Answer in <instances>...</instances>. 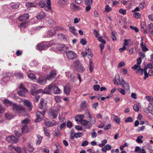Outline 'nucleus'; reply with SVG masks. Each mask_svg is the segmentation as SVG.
<instances>
[{
    "label": "nucleus",
    "mask_w": 153,
    "mask_h": 153,
    "mask_svg": "<svg viewBox=\"0 0 153 153\" xmlns=\"http://www.w3.org/2000/svg\"><path fill=\"white\" fill-rule=\"evenodd\" d=\"M5 117L6 118L8 119H10L13 117V116L9 114H5Z\"/></svg>",
    "instance_id": "13d9d810"
},
{
    "label": "nucleus",
    "mask_w": 153,
    "mask_h": 153,
    "mask_svg": "<svg viewBox=\"0 0 153 153\" xmlns=\"http://www.w3.org/2000/svg\"><path fill=\"white\" fill-rule=\"evenodd\" d=\"M24 104L26 106L28 109L30 111L32 110V105L31 102L27 100H25L24 101Z\"/></svg>",
    "instance_id": "f8f14e48"
},
{
    "label": "nucleus",
    "mask_w": 153,
    "mask_h": 153,
    "mask_svg": "<svg viewBox=\"0 0 153 153\" xmlns=\"http://www.w3.org/2000/svg\"><path fill=\"white\" fill-rule=\"evenodd\" d=\"M28 128L26 125L23 126L22 128V132L23 133H25L28 131Z\"/></svg>",
    "instance_id": "2f4dec72"
},
{
    "label": "nucleus",
    "mask_w": 153,
    "mask_h": 153,
    "mask_svg": "<svg viewBox=\"0 0 153 153\" xmlns=\"http://www.w3.org/2000/svg\"><path fill=\"white\" fill-rule=\"evenodd\" d=\"M114 83L116 85H119V83L118 82H119L120 84V82L121 80L120 78V76L119 75H116L114 79L113 80Z\"/></svg>",
    "instance_id": "4468645a"
},
{
    "label": "nucleus",
    "mask_w": 153,
    "mask_h": 153,
    "mask_svg": "<svg viewBox=\"0 0 153 153\" xmlns=\"http://www.w3.org/2000/svg\"><path fill=\"white\" fill-rule=\"evenodd\" d=\"M44 131L45 133V136L50 137V135L49 132H48V130L44 127Z\"/></svg>",
    "instance_id": "a19ab883"
},
{
    "label": "nucleus",
    "mask_w": 153,
    "mask_h": 153,
    "mask_svg": "<svg viewBox=\"0 0 153 153\" xmlns=\"http://www.w3.org/2000/svg\"><path fill=\"white\" fill-rule=\"evenodd\" d=\"M46 78L44 77H40L38 81V82L41 85H43L46 83Z\"/></svg>",
    "instance_id": "a211bd4d"
},
{
    "label": "nucleus",
    "mask_w": 153,
    "mask_h": 153,
    "mask_svg": "<svg viewBox=\"0 0 153 153\" xmlns=\"http://www.w3.org/2000/svg\"><path fill=\"white\" fill-rule=\"evenodd\" d=\"M134 16L137 19H139L141 17L140 14L138 12L134 13Z\"/></svg>",
    "instance_id": "de8ad7c7"
},
{
    "label": "nucleus",
    "mask_w": 153,
    "mask_h": 153,
    "mask_svg": "<svg viewBox=\"0 0 153 153\" xmlns=\"http://www.w3.org/2000/svg\"><path fill=\"white\" fill-rule=\"evenodd\" d=\"M28 92V90L26 88H24L23 89L21 90L18 92V94L19 95L24 97L25 96V94Z\"/></svg>",
    "instance_id": "f3484780"
},
{
    "label": "nucleus",
    "mask_w": 153,
    "mask_h": 153,
    "mask_svg": "<svg viewBox=\"0 0 153 153\" xmlns=\"http://www.w3.org/2000/svg\"><path fill=\"white\" fill-rule=\"evenodd\" d=\"M3 102L5 105L7 106H9L11 105H13V104L10 101L7 99H4L3 100Z\"/></svg>",
    "instance_id": "7c9ffc66"
},
{
    "label": "nucleus",
    "mask_w": 153,
    "mask_h": 153,
    "mask_svg": "<svg viewBox=\"0 0 153 153\" xmlns=\"http://www.w3.org/2000/svg\"><path fill=\"white\" fill-rule=\"evenodd\" d=\"M72 7L73 10H78L81 9V8L74 4H72Z\"/></svg>",
    "instance_id": "c85d7f7f"
},
{
    "label": "nucleus",
    "mask_w": 153,
    "mask_h": 153,
    "mask_svg": "<svg viewBox=\"0 0 153 153\" xmlns=\"http://www.w3.org/2000/svg\"><path fill=\"white\" fill-rule=\"evenodd\" d=\"M6 140L9 142L16 143L18 142V139L15 136L12 135L7 137Z\"/></svg>",
    "instance_id": "423d86ee"
},
{
    "label": "nucleus",
    "mask_w": 153,
    "mask_h": 153,
    "mask_svg": "<svg viewBox=\"0 0 153 153\" xmlns=\"http://www.w3.org/2000/svg\"><path fill=\"white\" fill-rule=\"evenodd\" d=\"M119 12L120 13L123 15L126 14V10L123 9L122 8L119 9Z\"/></svg>",
    "instance_id": "3c124183"
},
{
    "label": "nucleus",
    "mask_w": 153,
    "mask_h": 153,
    "mask_svg": "<svg viewBox=\"0 0 153 153\" xmlns=\"http://www.w3.org/2000/svg\"><path fill=\"white\" fill-rule=\"evenodd\" d=\"M9 149L12 150L13 149H14L18 153H22V150L20 147H15L13 145H10L8 146Z\"/></svg>",
    "instance_id": "1a4fd4ad"
},
{
    "label": "nucleus",
    "mask_w": 153,
    "mask_h": 153,
    "mask_svg": "<svg viewBox=\"0 0 153 153\" xmlns=\"http://www.w3.org/2000/svg\"><path fill=\"white\" fill-rule=\"evenodd\" d=\"M56 48H57L60 52H62V51H65L68 50V47L64 45H61L57 44L56 46Z\"/></svg>",
    "instance_id": "39448f33"
},
{
    "label": "nucleus",
    "mask_w": 153,
    "mask_h": 153,
    "mask_svg": "<svg viewBox=\"0 0 153 153\" xmlns=\"http://www.w3.org/2000/svg\"><path fill=\"white\" fill-rule=\"evenodd\" d=\"M141 30L143 32L146 33V26L145 25L144 22H142L141 24Z\"/></svg>",
    "instance_id": "4be33fe9"
},
{
    "label": "nucleus",
    "mask_w": 153,
    "mask_h": 153,
    "mask_svg": "<svg viewBox=\"0 0 153 153\" xmlns=\"http://www.w3.org/2000/svg\"><path fill=\"white\" fill-rule=\"evenodd\" d=\"M66 55L67 57L70 59H74L77 56L76 54L74 51H67Z\"/></svg>",
    "instance_id": "20e7f679"
},
{
    "label": "nucleus",
    "mask_w": 153,
    "mask_h": 153,
    "mask_svg": "<svg viewBox=\"0 0 153 153\" xmlns=\"http://www.w3.org/2000/svg\"><path fill=\"white\" fill-rule=\"evenodd\" d=\"M27 149L30 152H32L34 150V148L30 145H29L28 146Z\"/></svg>",
    "instance_id": "c03bdc74"
},
{
    "label": "nucleus",
    "mask_w": 153,
    "mask_h": 153,
    "mask_svg": "<svg viewBox=\"0 0 153 153\" xmlns=\"http://www.w3.org/2000/svg\"><path fill=\"white\" fill-rule=\"evenodd\" d=\"M136 47H134L133 48H132L131 49L129 50V53L131 54L134 53L136 51Z\"/></svg>",
    "instance_id": "4d7b16f0"
},
{
    "label": "nucleus",
    "mask_w": 153,
    "mask_h": 153,
    "mask_svg": "<svg viewBox=\"0 0 153 153\" xmlns=\"http://www.w3.org/2000/svg\"><path fill=\"white\" fill-rule=\"evenodd\" d=\"M88 120H89L88 123L91 125L94 124L96 123L95 118L94 117L92 116L91 118H89Z\"/></svg>",
    "instance_id": "b1692460"
},
{
    "label": "nucleus",
    "mask_w": 153,
    "mask_h": 153,
    "mask_svg": "<svg viewBox=\"0 0 153 153\" xmlns=\"http://www.w3.org/2000/svg\"><path fill=\"white\" fill-rule=\"evenodd\" d=\"M45 42H43L38 44L37 48L39 50L41 51L47 48Z\"/></svg>",
    "instance_id": "9b49d317"
},
{
    "label": "nucleus",
    "mask_w": 153,
    "mask_h": 153,
    "mask_svg": "<svg viewBox=\"0 0 153 153\" xmlns=\"http://www.w3.org/2000/svg\"><path fill=\"white\" fill-rule=\"evenodd\" d=\"M51 122V121L48 119L45 120L44 124L47 126L48 127H50Z\"/></svg>",
    "instance_id": "f704fd0d"
},
{
    "label": "nucleus",
    "mask_w": 153,
    "mask_h": 153,
    "mask_svg": "<svg viewBox=\"0 0 153 153\" xmlns=\"http://www.w3.org/2000/svg\"><path fill=\"white\" fill-rule=\"evenodd\" d=\"M112 117L114 121L115 122L117 123L120 124V120L119 117L114 114L113 115Z\"/></svg>",
    "instance_id": "412c9836"
},
{
    "label": "nucleus",
    "mask_w": 153,
    "mask_h": 153,
    "mask_svg": "<svg viewBox=\"0 0 153 153\" xmlns=\"http://www.w3.org/2000/svg\"><path fill=\"white\" fill-rule=\"evenodd\" d=\"M145 4L144 2L140 3L139 4V8L141 9H143L145 6Z\"/></svg>",
    "instance_id": "0e129e2a"
},
{
    "label": "nucleus",
    "mask_w": 153,
    "mask_h": 153,
    "mask_svg": "<svg viewBox=\"0 0 153 153\" xmlns=\"http://www.w3.org/2000/svg\"><path fill=\"white\" fill-rule=\"evenodd\" d=\"M60 133L58 130H56L54 131V135L55 136L59 137L60 135Z\"/></svg>",
    "instance_id": "09e8293b"
},
{
    "label": "nucleus",
    "mask_w": 153,
    "mask_h": 153,
    "mask_svg": "<svg viewBox=\"0 0 153 153\" xmlns=\"http://www.w3.org/2000/svg\"><path fill=\"white\" fill-rule=\"evenodd\" d=\"M28 77L31 79H36V76L33 73H30L27 75Z\"/></svg>",
    "instance_id": "4c0bfd02"
},
{
    "label": "nucleus",
    "mask_w": 153,
    "mask_h": 153,
    "mask_svg": "<svg viewBox=\"0 0 153 153\" xmlns=\"http://www.w3.org/2000/svg\"><path fill=\"white\" fill-rule=\"evenodd\" d=\"M45 43L46 44V46L47 47V48H48L49 47L51 46H53L54 47V48L55 49L56 48V44L53 41H51L48 42H45Z\"/></svg>",
    "instance_id": "6ab92c4d"
},
{
    "label": "nucleus",
    "mask_w": 153,
    "mask_h": 153,
    "mask_svg": "<svg viewBox=\"0 0 153 153\" xmlns=\"http://www.w3.org/2000/svg\"><path fill=\"white\" fill-rule=\"evenodd\" d=\"M25 5L27 7H34L36 6V5L34 4H33L32 2L26 3Z\"/></svg>",
    "instance_id": "c756f323"
},
{
    "label": "nucleus",
    "mask_w": 153,
    "mask_h": 153,
    "mask_svg": "<svg viewBox=\"0 0 153 153\" xmlns=\"http://www.w3.org/2000/svg\"><path fill=\"white\" fill-rule=\"evenodd\" d=\"M84 117L83 115H77L75 117V120L77 122H81Z\"/></svg>",
    "instance_id": "5701e85b"
},
{
    "label": "nucleus",
    "mask_w": 153,
    "mask_h": 153,
    "mask_svg": "<svg viewBox=\"0 0 153 153\" xmlns=\"http://www.w3.org/2000/svg\"><path fill=\"white\" fill-rule=\"evenodd\" d=\"M80 43L83 45H85L87 43V41L85 39H82L80 41Z\"/></svg>",
    "instance_id": "5fc2aeb1"
},
{
    "label": "nucleus",
    "mask_w": 153,
    "mask_h": 153,
    "mask_svg": "<svg viewBox=\"0 0 153 153\" xmlns=\"http://www.w3.org/2000/svg\"><path fill=\"white\" fill-rule=\"evenodd\" d=\"M36 115L37 117L36 121L37 122L41 121L44 117L43 114L39 111H37L36 113Z\"/></svg>",
    "instance_id": "6e6552de"
},
{
    "label": "nucleus",
    "mask_w": 153,
    "mask_h": 153,
    "mask_svg": "<svg viewBox=\"0 0 153 153\" xmlns=\"http://www.w3.org/2000/svg\"><path fill=\"white\" fill-rule=\"evenodd\" d=\"M68 0H58V2L61 6H64L67 4Z\"/></svg>",
    "instance_id": "393cba45"
},
{
    "label": "nucleus",
    "mask_w": 153,
    "mask_h": 153,
    "mask_svg": "<svg viewBox=\"0 0 153 153\" xmlns=\"http://www.w3.org/2000/svg\"><path fill=\"white\" fill-rule=\"evenodd\" d=\"M13 109L16 113H21L25 112V109L22 105H18L16 104H13Z\"/></svg>",
    "instance_id": "7ed1b4c3"
},
{
    "label": "nucleus",
    "mask_w": 153,
    "mask_h": 153,
    "mask_svg": "<svg viewBox=\"0 0 153 153\" xmlns=\"http://www.w3.org/2000/svg\"><path fill=\"white\" fill-rule=\"evenodd\" d=\"M136 73L137 74L139 73L140 75H142L143 74V70L142 69L140 68H139L137 71Z\"/></svg>",
    "instance_id": "37998d69"
},
{
    "label": "nucleus",
    "mask_w": 153,
    "mask_h": 153,
    "mask_svg": "<svg viewBox=\"0 0 153 153\" xmlns=\"http://www.w3.org/2000/svg\"><path fill=\"white\" fill-rule=\"evenodd\" d=\"M52 91H53L54 94H59L62 92L60 89L54 82L46 87L44 89V92L45 94H51Z\"/></svg>",
    "instance_id": "f257e3e1"
},
{
    "label": "nucleus",
    "mask_w": 153,
    "mask_h": 153,
    "mask_svg": "<svg viewBox=\"0 0 153 153\" xmlns=\"http://www.w3.org/2000/svg\"><path fill=\"white\" fill-rule=\"evenodd\" d=\"M147 110L149 111V113L151 114L153 112V106L152 105H149L147 108Z\"/></svg>",
    "instance_id": "49530a36"
},
{
    "label": "nucleus",
    "mask_w": 153,
    "mask_h": 153,
    "mask_svg": "<svg viewBox=\"0 0 153 153\" xmlns=\"http://www.w3.org/2000/svg\"><path fill=\"white\" fill-rule=\"evenodd\" d=\"M133 118L131 117H128L126 118L125 120V122L126 123L131 122L133 121Z\"/></svg>",
    "instance_id": "a18cd8bd"
},
{
    "label": "nucleus",
    "mask_w": 153,
    "mask_h": 153,
    "mask_svg": "<svg viewBox=\"0 0 153 153\" xmlns=\"http://www.w3.org/2000/svg\"><path fill=\"white\" fill-rule=\"evenodd\" d=\"M68 26L69 28V31L73 34L75 35H77L76 30L74 26H72L71 24H68Z\"/></svg>",
    "instance_id": "2eb2a0df"
},
{
    "label": "nucleus",
    "mask_w": 153,
    "mask_h": 153,
    "mask_svg": "<svg viewBox=\"0 0 153 153\" xmlns=\"http://www.w3.org/2000/svg\"><path fill=\"white\" fill-rule=\"evenodd\" d=\"M100 88V86L99 85H94L93 86L94 89L95 91H98Z\"/></svg>",
    "instance_id": "e2e57ef3"
},
{
    "label": "nucleus",
    "mask_w": 153,
    "mask_h": 153,
    "mask_svg": "<svg viewBox=\"0 0 153 153\" xmlns=\"http://www.w3.org/2000/svg\"><path fill=\"white\" fill-rule=\"evenodd\" d=\"M30 121V120L28 118H27L23 120L22 123L23 124H26L28 123Z\"/></svg>",
    "instance_id": "bf43d9fd"
},
{
    "label": "nucleus",
    "mask_w": 153,
    "mask_h": 153,
    "mask_svg": "<svg viewBox=\"0 0 153 153\" xmlns=\"http://www.w3.org/2000/svg\"><path fill=\"white\" fill-rule=\"evenodd\" d=\"M16 77L18 79H21L23 78V75L22 73H17L15 74Z\"/></svg>",
    "instance_id": "cd10ccee"
},
{
    "label": "nucleus",
    "mask_w": 153,
    "mask_h": 153,
    "mask_svg": "<svg viewBox=\"0 0 153 153\" xmlns=\"http://www.w3.org/2000/svg\"><path fill=\"white\" fill-rule=\"evenodd\" d=\"M93 0H85V3L86 5H91L92 4Z\"/></svg>",
    "instance_id": "79ce46f5"
},
{
    "label": "nucleus",
    "mask_w": 153,
    "mask_h": 153,
    "mask_svg": "<svg viewBox=\"0 0 153 153\" xmlns=\"http://www.w3.org/2000/svg\"><path fill=\"white\" fill-rule=\"evenodd\" d=\"M74 65L75 68L80 72H83L84 70V68L82 64L78 60H76L74 61Z\"/></svg>",
    "instance_id": "f03ea898"
},
{
    "label": "nucleus",
    "mask_w": 153,
    "mask_h": 153,
    "mask_svg": "<svg viewBox=\"0 0 153 153\" xmlns=\"http://www.w3.org/2000/svg\"><path fill=\"white\" fill-rule=\"evenodd\" d=\"M29 18V16L28 14H25L23 15H21L19 16L18 19L21 21H25Z\"/></svg>",
    "instance_id": "9d476101"
},
{
    "label": "nucleus",
    "mask_w": 153,
    "mask_h": 153,
    "mask_svg": "<svg viewBox=\"0 0 153 153\" xmlns=\"http://www.w3.org/2000/svg\"><path fill=\"white\" fill-rule=\"evenodd\" d=\"M130 28L131 29L134 30L136 32H138L139 31V30L138 28L136 27H133L132 26H130Z\"/></svg>",
    "instance_id": "69168bd1"
},
{
    "label": "nucleus",
    "mask_w": 153,
    "mask_h": 153,
    "mask_svg": "<svg viewBox=\"0 0 153 153\" xmlns=\"http://www.w3.org/2000/svg\"><path fill=\"white\" fill-rule=\"evenodd\" d=\"M88 122L85 120H82L81 121V124L82 125L84 126L87 124Z\"/></svg>",
    "instance_id": "6e6d98bb"
},
{
    "label": "nucleus",
    "mask_w": 153,
    "mask_h": 153,
    "mask_svg": "<svg viewBox=\"0 0 153 153\" xmlns=\"http://www.w3.org/2000/svg\"><path fill=\"white\" fill-rule=\"evenodd\" d=\"M58 112L56 110L51 109L49 111L48 115L51 118L55 119L57 116Z\"/></svg>",
    "instance_id": "0eeeda50"
},
{
    "label": "nucleus",
    "mask_w": 153,
    "mask_h": 153,
    "mask_svg": "<svg viewBox=\"0 0 153 153\" xmlns=\"http://www.w3.org/2000/svg\"><path fill=\"white\" fill-rule=\"evenodd\" d=\"M70 91L71 88L69 84H67L66 86L64 87V91L66 95H68Z\"/></svg>",
    "instance_id": "ddd939ff"
},
{
    "label": "nucleus",
    "mask_w": 153,
    "mask_h": 153,
    "mask_svg": "<svg viewBox=\"0 0 153 153\" xmlns=\"http://www.w3.org/2000/svg\"><path fill=\"white\" fill-rule=\"evenodd\" d=\"M39 6L42 8H44L46 6L45 4L42 2H40L39 3Z\"/></svg>",
    "instance_id": "052dcab7"
},
{
    "label": "nucleus",
    "mask_w": 153,
    "mask_h": 153,
    "mask_svg": "<svg viewBox=\"0 0 153 153\" xmlns=\"http://www.w3.org/2000/svg\"><path fill=\"white\" fill-rule=\"evenodd\" d=\"M117 90L119 92H120L123 95H124L125 94V92L124 89H122L120 88H118L117 89Z\"/></svg>",
    "instance_id": "8fccbe9b"
},
{
    "label": "nucleus",
    "mask_w": 153,
    "mask_h": 153,
    "mask_svg": "<svg viewBox=\"0 0 153 153\" xmlns=\"http://www.w3.org/2000/svg\"><path fill=\"white\" fill-rule=\"evenodd\" d=\"M112 10V8L109 5H106V12H109L111 11Z\"/></svg>",
    "instance_id": "603ef678"
},
{
    "label": "nucleus",
    "mask_w": 153,
    "mask_h": 153,
    "mask_svg": "<svg viewBox=\"0 0 153 153\" xmlns=\"http://www.w3.org/2000/svg\"><path fill=\"white\" fill-rule=\"evenodd\" d=\"M45 16V14L44 12H41L38 14L36 17L37 19H42Z\"/></svg>",
    "instance_id": "aec40b11"
},
{
    "label": "nucleus",
    "mask_w": 153,
    "mask_h": 153,
    "mask_svg": "<svg viewBox=\"0 0 153 153\" xmlns=\"http://www.w3.org/2000/svg\"><path fill=\"white\" fill-rule=\"evenodd\" d=\"M112 36L111 37L113 41H115L117 40L116 36L117 33L115 32H112L111 33Z\"/></svg>",
    "instance_id": "c9c22d12"
},
{
    "label": "nucleus",
    "mask_w": 153,
    "mask_h": 153,
    "mask_svg": "<svg viewBox=\"0 0 153 153\" xmlns=\"http://www.w3.org/2000/svg\"><path fill=\"white\" fill-rule=\"evenodd\" d=\"M143 138V136H140L138 137L136 140V141L139 143H143V140L141 139Z\"/></svg>",
    "instance_id": "473e14b6"
},
{
    "label": "nucleus",
    "mask_w": 153,
    "mask_h": 153,
    "mask_svg": "<svg viewBox=\"0 0 153 153\" xmlns=\"http://www.w3.org/2000/svg\"><path fill=\"white\" fill-rule=\"evenodd\" d=\"M57 124V122L54 120H52L51 122L50 127L56 125Z\"/></svg>",
    "instance_id": "338daca9"
},
{
    "label": "nucleus",
    "mask_w": 153,
    "mask_h": 153,
    "mask_svg": "<svg viewBox=\"0 0 153 153\" xmlns=\"http://www.w3.org/2000/svg\"><path fill=\"white\" fill-rule=\"evenodd\" d=\"M19 4L18 3L13 5H12L11 6L12 8L14 9H17L19 8Z\"/></svg>",
    "instance_id": "ea45409f"
},
{
    "label": "nucleus",
    "mask_w": 153,
    "mask_h": 153,
    "mask_svg": "<svg viewBox=\"0 0 153 153\" xmlns=\"http://www.w3.org/2000/svg\"><path fill=\"white\" fill-rule=\"evenodd\" d=\"M133 108L134 110L136 111H138L139 110V108L137 105H134Z\"/></svg>",
    "instance_id": "774afa93"
},
{
    "label": "nucleus",
    "mask_w": 153,
    "mask_h": 153,
    "mask_svg": "<svg viewBox=\"0 0 153 153\" xmlns=\"http://www.w3.org/2000/svg\"><path fill=\"white\" fill-rule=\"evenodd\" d=\"M51 76H52L54 78H55L56 75V71L55 70H53L51 71L50 74Z\"/></svg>",
    "instance_id": "864d4df0"
},
{
    "label": "nucleus",
    "mask_w": 153,
    "mask_h": 153,
    "mask_svg": "<svg viewBox=\"0 0 153 153\" xmlns=\"http://www.w3.org/2000/svg\"><path fill=\"white\" fill-rule=\"evenodd\" d=\"M29 25V23L27 22H25L22 23L19 26V27L20 29L22 28H24L27 27Z\"/></svg>",
    "instance_id": "a878e982"
},
{
    "label": "nucleus",
    "mask_w": 153,
    "mask_h": 153,
    "mask_svg": "<svg viewBox=\"0 0 153 153\" xmlns=\"http://www.w3.org/2000/svg\"><path fill=\"white\" fill-rule=\"evenodd\" d=\"M148 28L150 33L153 34V24H150L148 25Z\"/></svg>",
    "instance_id": "e433bc0d"
},
{
    "label": "nucleus",
    "mask_w": 153,
    "mask_h": 153,
    "mask_svg": "<svg viewBox=\"0 0 153 153\" xmlns=\"http://www.w3.org/2000/svg\"><path fill=\"white\" fill-rule=\"evenodd\" d=\"M82 134L80 132H78L74 134L75 137L76 138L80 137H81Z\"/></svg>",
    "instance_id": "680f3d73"
},
{
    "label": "nucleus",
    "mask_w": 153,
    "mask_h": 153,
    "mask_svg": "<svg viewBox=\"0 0 153 153\" xmlns=\"http://www.w3.org/2000/svg\"><path fill=\"white\" fill-rule=\"evenodd\" d=\"M44 102V100L43 98H41L40 100V102L39 105V108L42 109L43 108V104Z\"/></svg>",
    "instance_id": "58836bf2"
},
{
    "label": "nucleus",
    "mask_w": 153,
    "mask_h": 153,
    "mask_svg": "<svg viewBox=\"0 0 153 153\" xmlns=\"http://www.w3.org/2000/svg\"><path fill=\"white\" fill-rule=\"evenodd\" d=\"M120 84L122 85L125 90L128 91L129 89V85L128 83H126L122 79L120 82Z\"/></svg>",
    "instance_id": "dca6fc26"
},
{
    "label": "nucleus",
    "mask_w": 153,
    "mask_h": 153,
    "mask_svg": "<svg viewBox=\"0 0 153 153\" xmlns=\"http://www.w3.org/2000/svg\"><path fill=\"white\" fill-rule=\"evenodd\" d=\"M37 140L36 143V145H39L42 142V137L39 135H37Z\"/></svg>",
    "instance_id": "bb28decb"
},
{
    "label": "nucleus",
    "mask_w": 153,
    "mask_h": 153,
    "mask_svg": "<svg viewBox=\"0 0 153 153\" xmlns=\"http://www.w3.org/2000/svg\"><path fill=\"white\" fill-rule=\"evenodd\" d=\"M94 67L93 65V62L91 60H90L89 65V69L90 71L91 72L94 69Z\"/></svg>",
    "instance_id": "72a5a7b5"
}]
</instances>
